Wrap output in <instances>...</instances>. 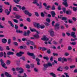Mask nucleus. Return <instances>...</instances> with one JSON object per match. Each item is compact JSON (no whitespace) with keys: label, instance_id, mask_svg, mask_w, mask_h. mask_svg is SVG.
Instances as JSON below:
<instances>
[{"label":"nucleus","instance_id":"obj_15","mask_svg":"<svg viewBox=\"0 0 77 77\" xmlns=\"http://www.w3.org/2000/svg\"><path fill=\"white\" fill-rule=\"evenodd\" d=\"M9 11H8V10H5V12L6 13L7 15H9L11 12V10H10Z\"/></svg>","mask_w":77,"mask_h":77},{"label":"nucleus","instance_id":"obj_23","mask_svg":"<svg viewBox=\"0 0 77 77\" xmlns=\"http://www.w3.org/2000/svg\"><path fill=\"white\" fill-rule=\"evenodd\" d=\"M34 1L32 3L33 4H36L37 6H39V4L38 3V0H34Z\"/></svg>","mask_w":77,"mask_h":77},{"label":"nucleus","instance_id":"obj_9","mask_svg":"<svg viewBox=\"0 0 77 77\" xmlns=\"http://www.w3.org/2000/svg\"><path fill=\"white\" fill-rule=\"evenodd\" d=\"M55 30H58L59 29V24H58L57 23L54 25Z\"/></svg>","mask_w":77,"mask_h":77},{"label":"nucleus","instance_id":"obj_19","mask_svg":"<svg viewBox=\"0 0 77 77\" xmlns=\"http://www.w3.org/2000/svg\"><path fill=\"white\" fill-rule=\"evenodd\" d=\"M75 33L74 32H72L71 33V36H72L74 38H76V36L75 35Z\"/></svg>","mask_w":77,"mask_h":77},{"label":"nucleus","instance_id":"obj_2","mask_svg":"<svg viewBox=\"0 0 77 77\" xmlns=\"http://www.w3.org/2000/svg\"><path fill=\"white\" fill-rule=\"evenodd\" d=\"M0 62H1V65L3 68H4L5 69H7L8 68L7 66H6V64L4 62V61L2 59L0 60Z\"/></svg>","mask_w":77,"mask_h":77},{"label":"nucleus","instance_id":"obj_61","mask_svg":"<svg viewBox=\"0 0 77 77\" xmlns=\"http://www.w3.org/2000/svg\"><path fill=\"white\" fill-rule=\"evenodd\" d=\"M72 20H73L74 21H77V18L75 17H73L72 18Z\"/></svg>","mask_w":77,"mask_h":77},{"label":"nucleus","instance_id":"obj_27","mask_svg":"<svg viewBox=\"0 0 77 77\" xmlns=\"http://www.w3.org/2000/svg\"><path fill=\"white\" fill-rule=\"evenodd\" d=\"M22 41L23 42H25V41H26V42H28V41H27V39L25 38H23L22 39Z\"/></svg>","mask_w":77,"mask_h":77},{"label":"nucleus","instance_id":"obj_11","mask_svg":"<svg viewBox=\"0 0 77 77\" xmlns=\"http://www.w3.org/2000/svg\"><path fill=\"white\" fill-rule=\"evenodd\" d=\"M49 32H50V35L51 36H54V31H53V29H51L49 31Z\"/></svg>","mask_w":77,"mask_h":77},{"label":"nucleus","instance_id":"obj_24","mask_svg":"<svg viewBox=\"0 0 77 77\" xmlns=\"http://www.w3.org/2000/svg\"><path fill=\"white\" fill-rule=\"evenodd\" d=\"M16 33H23V31L20 30H19L17 29L16 30Z\"/></svg>","mask_w":77,"mask_h":77},{"label":"nucleus","instance_id":"obj_34","mask_svg":"<svg viewBox=\"0 0 77 77\" xmlns=\"http://www.w3.org/2000/svg\"><path fill=\"white\" fill-rule=\"evenodd\" d=\"M62 20H63V21L67 20V18L65 17H63L62 18Z\"/></svg>","mask_w":77,"mask_h":77},{"label":"nucleus","instance_id":"obj_5","mask_svg":"<svg viewBox=\"0 0 77 77\" xmlns=\"http://www.w3.org/2000/svg\"><path fill=\"white\" fill-rule=\"evenodd\" d=\"M24 54V52L20 51L19 52L17 53L16 55L17 57H21V56H22V55Z\"/></svg>","mask_w":77,"mask_h":77},{"label":"nucleus","instance_id":"obj_26","mask_svg":"<svg viewBox=\"0 0 77 77\" xmlns=\"http://www.w3.org/2000/svg\"><path fill=\"white\" fill-rule=\"evenodd\" d=\"M69 8H70V9H72L73 10H77V7H73L72 8V6H70Z\"/></svg>","mask_w":77,"mask_h":77},{"label":"nucleus","instance_id":"obj_57","mask_svg":"<svg viewBox=\"0 0 77 77\" xmlns=\"http://www.w3.org/2000/svg\"><path fill=\"white\" fill-rule=\"evenodd\" d=\"M35 14L36 17H39V14H38V13L36 12H35Z\"/></svg>","mask_w":77,"mask_h":77},{"label":"nucleus","instance_id":"obj_44","mask_svg":"<svg viewBox=\"0 0 77 77\" xmlns=\"http://www.w3.org/2000/svg\"><path fill=\"white\" fill-rule=\"evenodd\" d=\"M13 21L14 23H18V20L17 19H14Z\"/></svg>","mask_w":77,"mask_h":77},{"label":"nucleus","instance_id":"obj_50","mask_svg":"<svg viewBox=\"0 0 77 77\" xmlns=\"http://www.w3.org/2000/svg\"><path fill=\"white\" fill-rule=\"evenodd\" d=\"M3 56V53L1 52L0 53V57H2Z\"/></svg>","mask_w":77,"mask_h":77},{"label":"nucleus","instance_id":"obj_8","mask_svg":"<svg viewBox=\"0 0 77 77\" xmlns=\"http://www.w3.org/2000/svg\"><path fill=\"white\" fill-rule=\"evenodd\" d=\"M16 6L20 10H21V9L22 10H25V9H26V8L24 6H23L22 8L21 6L17 5H16Z\"/></svg>","mask_w":77,"mask_h":77},{"label":"nucleus","instance_id":"obj_56","mask_svg":"<svg viewBox=\"0 0 77 77\" xmlns=\"http://www.w3.org/2000/svg\"><path fill=\"white\" fill-rule=\"evenodd\" d=\"M72 59L71 58H67V60L68 61H70L71 62H72Z\"/></svg>","mask_w":77,"mask_h":77},{"label":"nucleus","instance_id":"obj_6","mask_svg":"<svg viewBox=\"0 0 77 77\" xmlns=\"http://www.w3.org/2000/svg\"><path fill=\"white\" fill-rule=\"evenodd\" d=\"M63 2H62V4L64 5L65 7H68V2H67V0H62Z\"/></svg>","mask_w":77,"mask_h":77},{"label":"nucleus","instance_id":"obj_49","mask_svg":"<svg viewBox=\"0 0 77 77\" xmlns=\"http://www.w3.org/2000/svg\"><path fill=\"white\" fill-rule=\"evenodd\" d=\"M46 21H47V22H48V23H50V19L48 18L46 19Z\"/></svg>","mask_w":77,"mask_h":77},{"label":"nucleus","instance_id":"obj_21","mask_svg":"<svg viewBox=\"0 0 77 77\" xmlns=\"http://www.w3.org/2000/svg\"><path fill=\"white\" fill-rule=\"evenodd\" d=\"M19 48L20 49H23L24 50L25 49H26V48H27V46L26 45H25L23 46H20L19 47Z\"/></svg>","mask_w":77,"mask_h":77},{"label":"nucleus","instance_id":"obj_1","mask_svg":"<svg viewBox=\"0 0 77 77\" xmlns=\"http://www.w3.org/2000/svg\"><path fill=\"white\" fill-rule=\"evenodd\" d=\"M34 25L35 27H37L38 29H40V28H41V29H43L45 28V26L43 25L41 26V25H39V23H34Z\"/></svg>","mask_w":77,"mask_h":77},{"label":"nucleus","instance_id":"obj_35","mask_svg":"<svg viewBox=\"0 0 77 77\" xmlns=\"http://www.w3.org/2000/svg\"><path fill=\"white\" fill-rule=\"evenodd\" d=\"M20 59L23 60V61H25V60H25V57L24 56H23L22 57H20Z\"/></svg>","mask_w":77,"mask_h":77},{"label":"nucleus","instance_id":"obj_45","mask_svg":"<svg viewBox=\"0 0 77 77\" xmlns=\"http://www.w3.org/2000/svg\"><path fill=\"white\" fill-rule=\"evenodd\" d=\"M77 38H71V41H77Z\"/></svg>","mask_w":77,"mask_h":77},{"label":"nucleus","instance_id":"obj_16","mask_svg":"<svg viewBox=\"0 0 77 77\" xmlns=\"http://www.w3.org/2000/svg\"><path fill=\"white\" fill-rule=\"evenodd\" d=\"M66 14L67 15H71L72 14V11L70 10L66 11Z\"/></svg>","mask_w":77,"mask_h":77},{"label":"nucleus","instance_id":"obj_51","mask_svg":"<svg viewBox=\"0 0 77 77\" xmlns=\"http://www.w3.org/2000/svg\"><path fill=\"white\" fill-rule=\"evenodd\" d=\"M30 66L29 64H27L26 65V68L27 69H30Z\"/></svg>","mask_w":77,"mask_h":77},{"label":"nucleus","instance_id":"obj_28","mask_svg":"<svg viewBox=\"0 0 77 77\" xmlns=\"http://www.w3.org/2000/svg\"><path fill=\"white\" fill-rule=\"evenodd\" d=\"M6 63L8 65H9L11 64V61L9 60H7Z\"/></svg>","mask_w":77,"mask_h":77},{"label":"nucleus","instance_id":"obj_29","mask_svg":"<svg viewBox=\"0 0 77 77\" xmlns=\"http://www.w3.org/2000/svg\"><path fill=\"white\" fill-rule=\"evenodd\" d=\"M16 69H17V71H21L23 70V69L21 67H17L16 68Z\"/></svg>","mask_w":77,"mask_h":77},{"label":"nucleus","instance_id":"obj_38","mask_svg":"<svg viewBox=\"0 0 77 77\" xmlns=\"http://www.w3.org/2000/svg\"><path fill=\"white\" fill-rule=\"evenodd\" d=\"M8 44H10L11 43V39H9L8 41Z\"/></svg>","mask_w":77,"mask_h":77},{"label":"nucleus","instance_id":"obj_25","mask_svg":"<svg viewBox=\"0 0 77 77\" xmlns=\"http://www.w3.org/2000/svg\"><path fill=\"white\" fill-rule=\"evenodd\" d=\"M50 74L51 75H52L53 77H56V75L53 72L50 73Z\"/></svg>","mask_w":77,"mask_h":77},{"label":"nucleus","instance_id":"obj_40","mask_svg":"<svg viewBox=\"0 0 77 77\" xmlns=\"http://www.w3.org/2000/svg\"><path fill=\"white\" fill-rule=\"evenodd\" d=\"M48 66H52L53 65L51 64V63H47Z\"/></svg>","mask_w":77,"mask_h":77},{"label":"nucleus","instance_id":"obj_59","mask_svg":"<svg viewBox=\"0 0 77 77\" xmlns=\"http://www.w3.org/2000/svg\"><path fill=\"white\" fill-rule=\"evenodd\" d=\"M34 71H35V72H38V69L36 68H35L34 69Z\"/></svg>","mask_w":77,"mask_h":77},{"label":"nucleus","instance_id":"obj_14","mask_svg":"<svg viewBox=\"0 0 77 77\" xmlns=\"http://www.w3.org/2000/svg\"><path fill=\"white\" fill-rule=\"evenodd\" d=\"M15 18L16 19H20L21 18V16L18 14H16L15 17Z\"/></svg>","mask_w":77,"mask_h":77},{"label":"nucleus","instance_id":"obj_47","mask_svg":"<svg viewBox=\"0 0 77 77\" xmlns=\"http://www.w3.org/2000/svg\"><path fill=\"white\" fill-rule=\"evenodd\" d=\"M43 66L44 68H48V65L47 64H44Z\"/></svg>","mask_w":77,"mask_h":77},{"label":"nucleus","instance_id":"obj_52","mask_svg":"<svg viewBox=\"0 0 77 77\" xmlns=\"http://www.w3.org/2000/svg\"><path fill=\"white\" fill-rule=\"evenodd\" d=\"M63 41V39L61 38L59 40V42L60 44H61L62 42V41Z\"/></svg>","mask_w":77,"mask_h":77},{"label":"nucleus","instance_id":"obj_13","mask_svg":"<svg viewBox=\"0 0 77 77\" xmlns=\"http://www.w3.org/2000/svg\"><path fill=\"white\" fill-rule=\"evenodd\" d=\"M29 29L31 32H36V33H38V34H39V32H38V31L36 30L35 29H32V28L29 27Z\"/></svg>","mask_w":77,"mask_h":77},{"label":"nucleus","instance_id":"obj_48","mask_svg":"<svg viewBox=\"0 0 77 77\" xmlns=\"http://www.w3.org/2000/svg\"><path fill=\"white\" fill-rule=\"evenodd\" d=\"M4 3L6 5H10V4H9V2H4Z\"/></svg>","mask_w":77,"mask_h":77},{"label":"nucleus","instance_id":"obj_20","mask_svg":"<svg viewBox=\"0 0 77 77\" xmlns=\"http://www.w3.org/2000/svg\"><path fill=\"white\" fill-rule=\"evenodd\" d=\"M5 75L6 76V77H12V75L8 72H5Z\"/></svg>","mask_w":77,"mask_h":77},{"label":"nucleus","instance_id":"obj_18","mask_svg":"<svg viewBox=\"0 0 77 77\" xmlns=\"http://www.w3.org/2000/svg\"><path fill=\"white\" fill-rule=\"evenodd\" d=\"M51 14L53 18H54V17H55L56 15V13L55 12L53 11H51Z\"/></svg>","mask_w":77,"mask_h":77},{"label":"nucleus","instance_id":"obj_63","mask_svg":"<svg viewBox=\"0 0 77 77\" xmlns=\"http://www.w3.org/2000/svg\"><path fill=\"white\" fill-rule=\"evenodd\" d=\"M34 66H35V65L33 64H30V67L31 68H34Z\"/></svg>","mask_w":77,"mask_h":77},{"label":"nucleus","instance_id":"obj_36","mask_svg":"<svg viewBox=\"0 0 77 77\" xmlns=\"http://www.w3.org/2000/svg\"><path fill=\"white\" fill-rule=\"evenodd\" d=\"M42 51H46L47 50V48H45V47H43L42 48Z\"/></svg>","mask_w":77,"mask_h":77},{"label":"nucleus","instance_id":"obj_46","mask_svg":"<svg viewBox=\"0 0 77 77\" xmlns=\"http://www.w3.org/2000/svg\"><path fill=\"white\" fill-rule=\"evenodd\" d=\"M13 44L15 45H16V46H18V43L17 42H13Z\"/></svg>","mask_w":77,"mask_h":77},{"label":"nucleus","instance_id":"obj_7","mask_svg":"<svg viewBox=\"0 0 77 77\" xmlns=\"http://www.w3.org/2000/svg\"><path fill=\"white\" fill-rule=\"evenodd\" d=\"M29 44H31V45H33L34 44H35V43L33 42V41H30V40H28L26 43V45H29Z\"/></svg>","mask_w":77,"mask_h":77},{"label":"nucleus","instance_id":"obj_53","mask_svg":"<svg viewBox=\"0 0 77 77\" xmlns=\"http://www.w3.org/2000/svg\"><path fill=\"white\" fill-rule=\"evenodd\" d=\"M62 57H60L58 58V61L59 62H61L62 61Z\"/></svg>","mask_w":77,"mask_h":77},{"label":"nucleus","instance_id":"obj_42","mask_svg":"<svg viewBox=\"0 0 77 77\" xmlns=\"http://www.w3.org/2000/svg\"><path fill=\"white\" fill-rule=\"evenodd\" d=\"M19 74H23L24 72V69L20 70L18 72Z\"/></svg>","mask_w":77,"mask_h":77},{"label":"nucleus","instance_id":"obj_33","mask_svg":"<svg viewBox=\"0 0 77 77\" xmlns=\"http://www.w3.org/2000/svg\"><path fill=\"white\" fill-rule=\"evenodd\" d=\"M70 44L73 45H75L77 44V42H73L72 43H70Z\"/></svg>","mask_w":77,"mask_h":77},{"label":"nucleus","instance_id":"obj_10","mask_svg":"<svg viewBox=\"0 0 77 77\" xmlns=\"http://www.w3.org/2000/svg\"><path fill=\"white\" fill-rule=\"evenodd\" d=\"M43 6H44L45 7H46L45 8L46 9H50V8H51V6H50V5H48L47 6V4H46V3H43Z\"/></svg>","mask_w":77,"mask_h":77},{"label":"nucleus","instance_id":"obj_64","mask_svg":"<svg viewBox=\"0 0 77 77\" xmlns=\"http://www.w3.org/2000/svg\"><path fill=\"white\" fill-rule=\"evenodd\" d=\"M53 56H58V54H55L54 53H53Z\"/></svg>","mask_w":77,"mask_h":77},{"label":"nucleus","instance_id":"obj_30","mask_svg":"<svg viewBox=\"0 0 77 77\" xmlns=\"http://www.w3.org/2000/svg\"><path fill=\"white\" fill-rule=\"evenodd\" d=\"M34 37L36 38L37 39H39V36L38 35V34H37L36 35H33Z\"/></svg>","mask_w":77,"mask_h":77},{"label":"nucleus","instance_id":"obj_39","mask_svg":"<svg viewBox=\"0 0 77 77\" xmlns=\"http://www.w3.org/2000/svg\"><path fill=\"white\" fill-rule=\"evenodd\" d=\"M47 53L48 54H50L51 53V50L50 49H48L47 51Z\"/></svg>","mask_w":77,"mask_h":77},{"label":"nucleus","instance_id":"obj_41","mask_svg":"<svg viewBox=\"0 0 77 77\" xmlns=\"http://www.w3.org/2000/svg\"><path fill=\"white\" fill-rule=\"evenodd\" d=\"M68 50L69 51L72 50V47L70 46H69L68 48Z\"/></svg>","mask_w":77,"mask_h":77},{"label":"nucleus","instance_id":"obj_54","mask_svg":"<svg viewBox=\"0 0 77 77\" xmlns=\"http://www.w3.org/2000/svg\"><path fill=\"white\" fill-rule=\"evenodd\" d=\"M75 67V65H72L70 66V69H72V68H74Z\"/></svg>","mask_w":77,"mask_h":77},{"label":"nucleus","instance_id":"obj_43","mask_svg":"<svg viewBox=\"0 0 77 77\" xmlns=\"http://www.w3.org/2000/svg\"><path fill=\"white\" fill-rule=\"evenodd\" d=\"M61 68V67H59L57 69V71H60V72H62V70L60 69Z\"/></svg>","mask_w":77,"mask_h":77},{"label":"nucleus","instance_id":"obj_60","mask_svg":"<svg viewBox=\"0 0 77 77\" xmlns=\"http://www.w3.org/2000/svg\"><path fill=\"white\" fill-rule=\"evenodd\" d=\"M41 17H45V15H44L43 12L41 13Z\"/></svg>","mask_w":77,"mask_h":77},{"label":"nucleus","instance_id":"obj_22","mask_svg":"<svg viewBox=\"0 0 77 77\" xmlns=\"http://www.w3.org/2000/svg\"><path fill=\"white\" fill-rule=\"evenodd\" d=\"M2 42L3 44H6L7 42V39L6 38H3L2 39Z\"/></svg>","mask_w":77,"mask_h":77},{"label":"nucleus","instance_id":"obj_3","mask_svg":"<svg viewBox=\"0 0 77 77\" xmlns=\"http://www.w3.org/2000/svg\"><path fill=\"white\" fill-rule=\"evenodd\" d=\"M27 54L28 55V56H32V58L33 59H36V56L33 53H29V52H27Z\"/></svg>","mask_w":77,"mask_h":77},{"label":"nucleus","instance_id":"obj_62","mask_svg":"<svg viewBox=\"0 0 77 77\" xmlns=\"http://www.w3.org/2000/svg\"><path fill=\"white\" fill-rule=\"evenodd\" d=\"M62 60H64V61H65V62H67V59L65 57L63 58Z\"/></svg>","mask_w":77,"mask_h":77},{"label":"nucleus","instance_id":"obj_4","mask_svg":"<svg viewBox=\"0 0 77 77\" xmlns=\"http://www.w3.org/2000/svg\"><path fill=\"white\" fill-rule=\"evenodd\" d=\"M31 33V32L30 31V30H27V32L26 31L24 32L23 35L25 36H30V34Z\"/></svg>","mask_w":77,"mask_h":77},{"label":"nucleus","instance_id":"obj_37","mask_svg":"<svg viewBox=\"0 0 77 77\" xmlns=\"http://www.w3.org/2000/svg\"><path fill=\"white\" fill-rule=\"evenodd\" d=\"M43 59H46V60H49V58H48V57L47 56L46 57H43Z\"/></svg>","mask_w":77,"mask_h":77},{"label":"nucleus","instance_id":"obj_55","mask_svg":"<svg viewBox=\"0 0 77 77\" xmlns=\"http://www.w3.org/2000/svg\"><path fill=\"white\" fill-rule=\"evenodd\" d=\"M64 55L66 56H69V53H68L66 52L65 53Z\"/></svg>","mask_w":77,"mask_h":77},{"label":"nucleus","instance_id":"obj_12","mask_svg":"<svg viewBox=\"0 0 77 77\" xmlns=\"http://www.w3.org/2000/svg\"><path fill=\"white\" fill-rule=\"evenodd\" d=\"M35 60L37 62V65H38L39 66V65H40V63H39V62L41 61V60H40V59H39V58L37 57L35 59Z\"/></svg>","mask_w":77,"mask_h":77},{"label":"nucleus","instance_id":"obj_58","mask_svg":"<svg viewBox=\"0 0 77 77\" xmlns=\"http://www.w3.org/2000/svg\"><path fill=\"white\" fill-rule=\"evenodd\" d=\"M64 69L66 70H68V69H69V67L67 66H66L64 67Z\"/></svg>","mask_w":77,"mask_h":77},{"label":"nucleus","instance_id":"obj_17","mask_svg":"<svg viewBox=\"0 0 77 77\" xmlns=\"http://www.w3.org/2000/svg\"><path fill=\"white\" fill-rule=\"evenodd\" d=\"M41 39L43 41H48V38L45 36H44L43 38H42Z\"/></svg>","mask_w":77,"mask_h":77},{"label":"nucleus","instance_id":"obj_32","mask_svg":"<svg viewBox=\"0 0 77 77\" xmlns=\"http://www.w3.org/2000/svg\"><path fill=\"white\" fill-rule=\"evenodd\" d=\"M14 2L15 3H17V4H18L19 3V2H20V0H13Z\"/></svg>","mask_w":77,"mask_h":77},{"label":"nucleus","instance_id":"obj_31","mask_svg":"<svg viewBox=\"0 0 77 77\" xmlns=\"http://www.w3.org/2000/svg\"><path fill=\"white\" fill-rule=\"evenodd\" d=\"M23 12H24L25 14L28 15L29 12L27 10H25L23 11Z\"/></svg>","mask_w":77,"mask_h":77}]
</instances>
